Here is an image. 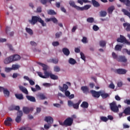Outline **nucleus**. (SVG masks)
I'll list each match as a JSON object with an SVG mask.
<instances>
[{"mask_svg": "<svg viewBox=\"0 0 130 130\" xmlns=\"http://www.w3.org/2000/svg\"><path fill=\"white\" fill-rule=\"evenodd\" d=\"M39 97L41 99V100H44V99L46 98V97H45V95L43 94H39Z\"/></svg>", "mask_w": 130, "mask_h": 130, "instance_id": "obj_47", "label": "nucleus"}, {"mask_svg": "<svg viewBox=\"0 0 130 130\" xmlns=\"http://www.w3.org/2000/svg\"><path fill=\"white\" fill-rule=\"evenodd\" d=\"M40 2L42 5H46L48 3V0H40Z\"/></svg>", "mask_w": 130, "mask_h": 130, "instance_id": "obj_49", "label": "nucleus"}, {"mask_svg": "<svg viewBox=\"0 0 130 130\" xmlns=\"http://www.w3.org/2000/svg\"><path fill=\"white\" fill-rule=\"evenodd\" d=\"M65 95L66 97H69L71 95V92L68 90H66L65 91Z\"/></svg>", "mask_w": 130, "mask_h": 130, "instance_id": "obj_58", "label": "nucleus"}, {"mask_svg": "<svg viewBox=\"0 0 130 130\" xmlns=\"http://www.w3.org/2000/svg\"><path fill=\"white\" fill-rule=\"evenodd\" d=\"M77 3L81 5V6H83V3H85L86 4L87 3H90V1L88 0H78Z\"/></svg>", "mask_w": 130, "mask_h": 130, "instance_id": "obj_34", "label": "nucleus"}, {"mask_svg": "<svg viewBox=\"0 0 130 130\" xmlns=\"http://www.w3.org/2000/svg\"><path fill=\"white\" fill-rule=\"evenodd\" d=\"M81 41L84 44L88 43V40H87V38L86 37H83Z\"/></svg>", "mask_w": 130, "mask_h": 130, "instance_id": "obj_48", "label": "nucleus"}, {"mask_svg": "<svg viewBox=\"0 0 130 130\" xmlns=\"http://www.w3.org/2000/svg\"><path fill=\"white\" fill-rule=\"evenodd\" d=\"M61 35V32L56 33L55 34L56 38H59Z\"/></svg>", "mask_w": 130, "mask_h": 130, "instance_id": "obj_60", "label": "nucleus"}, {"mask_svg": "<svg viewBox=\"0 0 130 130\" xmlns=\"http://www.w3.org/2000/svg\"><path fill=\"white\" fill-rule=\"evenodd\" d=\"M122 13H123L124 15H125V16H127V17H128L130 19V12L127 11V10L124 9H122Z\"/></svg>", "mask_w": 130, "mask_h": 130, "instance_id": "obj_29", "label": "nucleus"}, {"mask_svg": "<svg viewBox=\"0 0 130 130\" xmlns=\"http://www.w3.org/2000/svg\"><path fill=\"white\" fill-rule=\"evenodd\" d=\"M88 23H93L94 22V18L93 17H89L87 19Z\"/></svg>", "mask_w": 130, "mask_h": 130, "instance_id": "obj_43", "label": "nucleus"}, {"mask_svg": "<svg viewBox=\"0 0 130 130\" xmlns=\"http://www.w3.org/2000/svg\"><path fill=\"white\" fill-rule=\"evenodd\" d=\"M101 96L103 99H106V98L109 97V94L106 93L105 91L101 90Z\"/></svg>", "mask_w": 130, "mask_h": 130, "instance_id": "obj_18", "label": "nucleus"}, {"mask_svg": "<svg viewBox=\"0 0 130 130\" xmlns=\"http://www.w3.org/2000/svg\"><path fill=\"white\" fill-rule=\"evenodd\" d=\"M13 56H10L5 58L4 60V62L5 64H9V63H11V62H13Z\"/></svg>", "mask_w": 130, "mask_h": 130, "instance_id": "obj_12", "label": "nucleus"}, {"mask_svg": "<svg viewBox=\"0 0 130 130\" xmlns=\"http://www.w3.org/2000/svg\"><path fill=\"white\" fill-rule=\"evenodd\" d=\"M26 98L27 99V100L30 101V102H36V99H35V97L33 96L26 95Z\"/></svg>", "mask_w": 130, "mask_h": 130, "instance_id": "obj_21", "label": "nucleus"}, {"mask_svg": "<svg viewBox=\"0 0 130 130\" xmlns=\"http://www.w3.org/2000/svg\"><path fill=\"white\" fill-rule=\"evenodd\" d=\"M11 56H12L13 61H17V60H20L21 59V56L18 54H15Z\"/></svg>", "mask_w": 130, "mask_h": 130, "instance_id": "obj_20", "label": "nucleus"}, {"mask_svg": "<svg viewBox=\"0 0 130 130\" xmlns=\"http://www.w3.org/2000/svg\"><path fill=\"white\" fill-rule=\"evenodd\" d=\"M92 29L94 31H98V30H99V27L96 25H94L93 26Z\"/></svg>", "mask_w": 130, "mask_h": 130, "instance_id": "obj_52", "label": "nucleus"}, {"mask_svg": "<svg viewBox=\"0 0 130 130\" xmlns=\"http://www.w3.org/2000/svg\"><path fill=\"white\" fill-rule=\"evenodd\" d=\"M25 30L29 35H33V30L31 29V28H29L28 27L25 28Z\"/></svg>", "mask_w": 130, "mask_h": 130, "instance_id": "obj_38", "label": "nucleus"}, {"mask_svg": "<svg viewBox=\"0 0 130 130\" xmlns=\"http://www.w3.org/2000/svg\"><path fill=\"white\" fill-rule=\"evenodd\" d=\"M54 72H58L60 71V68L58 66H55L54 67Z\"/></svg>", "mask_w": 130, "mask_h": 130, "instance_id": "obj_45", "label": "nucleus"}, {"mask_svg": "<svg viewBox=\"0 0 130 130\" xmlns=\"http://www.w3.org/2000/svg\"><path fill=\"white\" fill-rule=\"evenodd\" d=\"M115 73L118 75H125L126 74V70L123 69H118L115 71Z\"/></svg>", "mask_w": 130, "mask_h": 130, "instance_id": "obj_11", "label": "nucleus"}, {"mask_svg": "<svg viewBox=\"0 0 130 130\" xmlns=\"http://www.w3.org/2000/svg\"><path fill=\"white\" fill-rule=\"evenodd\" d=\"M81 90H82L84 94H88V93H89L90 91V89H89V87H88V86H82L81 88Z\"/></svg>", "mask_w": 130, "mask_h": 130, "instance_id": "obj_16", "label": "nucleus"}, {"mask_svg": "<svg viewBox=\"0 0 130 130\" xmlns=\"http://www.w3.org/2000/svg\"><path fill=\"white\" fill-rule=\"evenodd\" d=\"M112 56L114 59H117V58H118V57L117 56V55H116V54L115 52L112 53Z\"/></svg>", "mask_w": 130, "mask_h": 130, "instance_id": "obj_54", "label": "nucleus"}, {"mask_svg": "<svg viewBox=\"0 0 130 130\" xmlns=\"http://www.w3.org/2000/svg\"><path fill=\"white\" fill-rule=\"evenodd\" d=\"M59 88L60 91L61 92H64L65 91H67L68 89H69V86L66 84H63V86L61 87L60 86H59Z\"/></svg>", "mask_w": 130, "mask_h": 130, "instance_id": "obj_17", "label": "nucleus"}, {"mask_svg": "<svg viewBox=\"0 0 130 130\" xmlns=\"http://www.w3.org/2000/svg\"><path fill=\"white\" fill-rule=\"evenodd\" d=\"M80 106L82 108H88L89 107V104L87 102H83Z\"/></svg>", "mask_w": 130, "mask_h": 130, "instance_id": "obj_27", "label": "nucleus"}, {"mask_svg": "<svg viewBox=\"0 0 130 130\" xmlns=\"http://www.w3.org/2000/svg\"><path fill=\"white\" fill-rule=\"evenodd\" d=\"M100 17H106L107 15V12L105 11H101L100 12Z\"/></svg>", "mask_w": 130, "mask_h": 130, "instance_id": "obj_36", "label": "nucleus"}, {"mask_svg": "<svg viewBox=\"0 0 130 130\" xmlns=\"http://www.w3.org/2000/svg\"><path fill=\"white\" fill-rule=\"evenodd\" d=\"M30 44L32 46H37V43L34 41H31Z\"/></svg>", "mask_w": 130, "mask_h": 130, "instance_id": "obj_61", "label": "nucleus"}, {"mask_svg": "<svg viewBox=\"0 0 130 130\" xmlns=\"http://www.w3.org/2000/svg\"><path fill=\"white\" fill-rule=\"evenodd\" d=\"M22 116H23V112L22 111H19L17 112V116L15 119V121L17 123H19L22 120Z\"/></svg>", "mask_w": 130, "mask_h": 130, "instance_id": "obj_7", "label": "nucleus"}, {"mask_svg": "<svg viewBox=\"0 0 130 130\" xmlns=\"http://www.w3.org/2000/svg\"><path fill=\"white\" fill-rule=\"evenodd\" d=\"M45 121L47 122V123L52 124V123H53V118H52L51 116H46L45 118Z\"/></svg>", "mask_w": 130, "mask_h": 130, "instance_id": "obj_14", "label": "nucleus"}, {"mask_svg": "<svg viewBox=\"0 0 130 130\" xmlns=\"http://www.w3.org/2000/svg\"><path fill=\"white\" fill-rule=\"evenodd\" d=\"M110 108L113 112L117 113L119 111L118 107L116 105V102H113L112 103H110Z\"/></svg>", "mask_w": 130, "mask_h": 130, "instance_id": "obj_4", "label": "nucleus"}, {"mask_svg": "<svg viewBox=\"0 0 130 130\" xmlns=\"http://www.w3.org/2000/svg\"><path fill=\"white\" fill-rule=\"evenodd\" d=\"M14 110H17V111H20V107L19 106H13Z\"/></svg>", "mask_w": 130, "mask_h": 130, "instance_id": "obj_55", "label": "nucleus"}, {"mask_svg": "<svg viewBox=\"0 0 130 130\" xmlns=\"http://www.w3.org/2000/svg\"><path fill=\"white\" fill-rule=\"evenodd\" d=\"M123 113L126 115H130V107L126 108L123 111Z\"/></svg>", "mask_w": 130, "mask_h": 130, "instance_id": "obj_26", "label": "nucleus"}, {"mask_svg": "<svg viewBox=\"0 0 130 130\" xmlns=\"http://www.w3.org/2000/svg\"><path fill=\"white\" fill-rule=\"evenodd\" d=\"M69 5L72 7V8L76 9L77 11H85L89 10V9L91 8V5H85L84 7H80V6L76 5L74 1H70Z\"/></svg>", "mask_w": 130, "mask_h": 130, "instance_id": "obj_2", "label": "nucleus"}, {"mask_svg": "<svg viewBox=\"0 0 130 130\" xmlns=\"http://www.w3.org/2000/svg\"><path fill=\"white\" fill-rule=\"evenodd\" d=\"M11 71H13V69L12 68H5V72H6V73H10Z\"/></svg>", "mask_w": 130, "mask_h": 130, "instance_id": "obj_50", "label": "nucleus"}, {"mask_svg": "<svg viewBox=\"0 0 130 130\" xmlns=\"http://www.w3.org/2000/svg\"><path fill=\"white\" fill-rule=\"evenodd\" d=\"M38 64H39V66H41V67H43V71H44L45 72L47 71V66L41 62H38Z\"/></svg>", "mask_w": 130, "mask_h": 130, "instance_id": "obj_30", "label": "nucleus"}, {"mask_svg": "<svg viewBox=\"0 0 130 130\" xmlns=\"http://www.w3.org/2000/svg\"><path fill=\"white\" fill-rule=\"evenodd\" d=\"M51 61L53 62V63H55V64H56L57 63H58V59H52L51 60Z\"/></svg>", "mask_w": 130, "mask_h": 130, "instance_id": "obj_53", "label": "nucleus"}, {"mask_svg": "<svg viewBox=\"0 0 130 130\" xmlns=\"http://www.w3.org/2000/svg\"><path fill=\"white\" fill-rule=\"evenodd\" d=\"M12 121H13L12 118L8 117L4 121V123L5 125H7L8 126H12V123H11Z\"/></svg>", "mask_w": 130, "mask_h": 130, "instance_id": "obj_10", "label": "nucleus"}, {"mask_svg": "<svg viewBox=\"0 0 130 130\" xmlns=\"http://www.w3.org/2000/svg\"><path fill=\"white\" fill-rule=\"evenodd\" d=\"M100 45L102 47H104V46H106V41H100Z\"/></svg>", "mask_w": 130, "mask_h": 130, "instance_id": "obj_41", "label": "nucleus"}, {"mask_svg": "<svg viewBox=\"0 0 130 130\" xmlns=\"http://www.w3.org/2000/svg\"><path fill=\"white\" fill-rule=\"evenodd\" d=\"M122 49V46L119 45H116L115 47V50L117 51H121Z\"/></svg>", "mask_w": 130, "mask_h": 130, "instance_id": "obj_31", "label": "nucleus"}, {"mask_svg": "<svg viewBox=\"0 0 130 130\" xmlns=\"http://www.w3.org/2000/svg\"><path fill=\"white\" fill-rule=\"evenodd\" d=\"M50 78L52 80H58V76H57L54 74H52V73H51V74L50 75Z\"/></svg>", "mask_w": 130, "mask_h": 130, "instance_id": "obj_33", "label": "nucleus"}, {"mask_svg": "<svg viewBox=\"0 0 130 130\" xmlns=\"http://www.w3.org/2000/svg\"><path fill=\"white\" fill-rule=\"evenodd\" d=\"M34 110V108H33L23 107L22 108V111L24 113V114H29V113H30V111H33Z\"/></svg>", "mask_w": 130, "mask_h": 130, "instance_id": "obj_8", "label": "nucleus"}, {"mask_svg": "<svg viewBox=\"0 0 130 130\" xmlns=\"http://www.w3.org/2000/svg\"><path fill=\"white\" fill-rule=\"evenodd\" d=\"M15 96L17 99H18V100H23L24 99V96H23V94L22 93L21 94H15Z\"/></svg>", "mask_w": 130, "mask_h": 130, "instance_id": "obj_28", "label": "nucleus"}, {"mask_svg": "<svg viewBox=\"0 0 130 130\" xmlns=\"http://www.w3.org/2000/svg\"><path fill=\"white\" fill-rule=\"evenodd\" d=\"M3 92L5 97L10 96V91L8 90V89H4V91H3Z\"/></svg>", "mask_w": 130, "mask_h": 130, "instance_id": "obj_32", "label": "nucleus"}, {"mask_svg": "<svg viewBox=\"0 0 130 130\" xmlns=\"http://www.w3.org/2000/svg\"><path fill=\"white\" fill-rule=\"evenodd\" d=\"M109 87L110 89H114L115 88V86L113 83H112L109 85Z\"/></svg>", "mask_w": 130, "mask_h": 130, "instance_id": "obj_57", "label": "nucleus"}, {"mask_svg": "<svg viewBox=\"0 0 130 130\" xmlns=\"http://www.w3.org/2000/svg\"><path fill=\"white\" fill-rule=\"evenodd\" d=\"M117 42H120V43H123L124 42L126 44H127L128 45H130V42H128V41L126 40V38H125V37H124L122 35H120V37L117 39Z\"/></svg>", "mask_w": 130, "mask_h": 130, "instance_id": "obj_5", "label": "nucleus"}, {"mask_svg": "<svg viewBox=\"0 0 130 130\" xmlns=\"http://www.w3.org/2000/svg\"><path fill=\"white\" fill-rule=\"evenodd\" d=\"M20 68V66L19 65H17V64H13L12 65V67L11 68L12 69V70H13L14 71H16L17 70H18Z\"/></svg>", "mask_w": 130, "mask_h": 130, "instance_id": "obj_39", "label": "nucleus"}, {"mask_svg": "<svg viewBox=\"0 0 130 130\" xmlns=\"http://www.w3.org/2000/svg\"><path fill=\"white\" fill-rule=\"evenodd\" d=\"M19 88L22 93H24V94H26V95H28L29 94V92H28V90H27V88L24 87V86L19 85Z\"/></svg>", "mask_w": 130, "mask_h": 130, "instance_id": "obj_15", "label": "nucleus"}, {"mask_svg": "<svg viewBox=\"0 0 130 130\" xmlns=\"http://www.w3.org/2000/svg\"><path fill=\"white\" fill-rule=\"evenodd\" d=\"M90 93L92 94V97L96 98L97 99H98L101 95V90L96 91V90H90Z\"/></svg>", "mask_w": 130, "mask_h": 130, "instance_id": "obj_6", "label": "nucleus"}, {"mask_svg": "<svg viewBox=\"0 0 130 130\" xmlns=\"http://www.w3.org/2000/svg\"><path fill=\"white\" fill-rule=\"evenodd\" d=\"M74 122V119L71 117H68L65 120L62 121H59V123L60 125H62V126H71L73 123Z\"/></svg>", "mask_w": 130, "mask_h": 130, "instance_id": "obj_3", "label": "nucleus"}, {"mask_svg": "<svg viewBox=\"0 0 130 130\" xmlns=\"http://www.w3.org/2000/svg\"><path fill=\"white\" fill-rule=\"evenodd\" d=\"M123 27H126V31L127 32H130V23H124L123 24Z\"/></svg>", "mask_w": 130, "mask_h": 130, "instance_id": "obj_24", "label": "nucleus"}, {"mask_svg": "<svg viewBox=\"0 0 130 130\" xmlns=\"http://www.w3.org/2000/svg\"><path fill=\"white\" fill-rule=\"evenodd\" d=\"M53 46H58V45H59V43L57 41L56 42H53L52 43Z\"/></svg>", "mask_w": 130, "mask_h": 130, "instance_id": "obj_51", "label": "nucleus"}, {"mask_svg": "<svg viewBox=\"0 0 130 130\" xmlns=\"http://www.w3.org/2000/svg\"><path fill=\"white\" fill-rule=\"evenodd\" d=\"M47 13L48 15H56V12H54V10H51V9L48 10Z\"/></svg>", "mask_w": 130, "mask_h": 130, "instance_id": "obj_37", "label": "nucleus"}, {"mask_svg": "<svg viewBox=\"0 0 130 130\" xmlns=\"http://www.w3.org/2000/svg\"><path fill=\"white\" fill-rule=\"evenodd\" d=\"M100 119H101V120H102V121H104V122H106V121L108 120V119L107 118V117L105 116L101 117Z\"/></svg>", "mask_w": 130, "mask_h": 130, "instance_id": "obj_42", "label": "nucleus"}, {"mask_svg": "<svg viewBox=\"0 0 130 130\" xmlns=\"http://www.w3.org/2000/svg\"><path fill=\"white\" fill-rule=\"evenodd\" d=\"M81 58L83 59L84 61L86 60V57L85 56V54L83 53V52H80Z\"/></svg>", "mask_w": 130, "mask_h": 130, "instance_id": "obj_46", "label": "nucleus"}, {"mask_svg": "<svg viewBox=\"0 0 130 130\" xmlns=\"http://www.w3.org/2000/svg\"><path fill=\"white\" fill-rule=\"evenodd\" d=\"M114 10H115V7L114 6H111V7H109L107 10L108 14H112Z\"/></svg>", "mask_w": 130, "mask_h": 130, "instance_id": "obj_23", "label": "nucleus"}, {"mask_svg": "<svg viewBox=\"0 0 130 130\" xmlns=\"http://www.w3.org/2000/svg\"><path fill=\"white\" fill-rule=\"evenodd\" d=\"M44 74L45 79H47V78H49V77H50L51 73H48L47 71H44Z\"/></svg>", "mask_w": 130, "mask_h": 130, "instance_id": "obj_40", "label": "nucleus"}, {"mask_svg": "<svg viewBox=\"0 0 130 130\" xmlns=\"http://www.w3.org/2000/svg\"><path fill=\"white\" fill-rule=\"evenodd\" d=\"M28 82L31 86L35 85V82L33 81L32 79H29V80H28Z\"/></svg>", "mask_w": 130, "mask_h": 130, "instance_id": "obj_56", "label": "nucleus"}, {"mask_svg": "<svg viewBox=\"0 0 130 130\" xmlns=\"http://www.w3.org/2000/svg\"><path fill=\"white\" fill-rule=\"evenodd\" d=\"M117 60V61H119V62H123L124 63L127 62V59H126L125 56H119Z\"/></svg>", "mask_w": 130, "mask_h": 130, "instance_id": "obj_9", "label": "nucleus"}, {"mask_svg": "<svg viewBox=\"0 0 130 130\" xmlns=\"http://www.w3.org/2000/svg\"><path fill=\"white\" fill-rule=\"evenodd\" d=\"M68 105L69 106H73L74 109H78L79 106L77 103L74 104L72 101H68Z\"/></svg>", "mask_w": 130, "mask_h": 130, "instance_id": "obj_13", "label": "nucleus"}, {"mask_svg": "<svg viewBox=\"0 0 130 130\" xmlns=\"http://www.w3.org/2000/svg\"><path fill=\"white\" fill-rule=\"evenodd\" d=\"M51 126V124L50 123H48V124H45L44 125V128L45 129H49V128Z\"/></svg>", "mask_w": 130, "mask_h": 130, "instance_id": "obj_44", "label": "nucleus"}, {"mask_svg": "<svg viewBox=\"0 0 130 130\" xmlns=\"http://www.w3.org/2000/svg\"><path fill=\"white\" fill-rule=\"evenodd\" d=\"M69 63H70V64H75L77 63V61H76V60H75V59L73 58H70L69 59Z\"/></svg>", "mask_w": 130, "mask_h": 130, "instance_id": "obj_35", "label": "nucleus"}, {"mask_svg": "<svg viewBox=\"0 0 130 130\" xmlns=\"http://www.w3.org/2000/svg\"><path fill=\"white\" fill-rule=\"evenodd\" d=\"M38 76H39V77H40L41 78H42L43 79H45V77H44V76H43L42 75V73L41 72H39L38 73Z\"/></svg>", "mask_w": 130, "mask_h": 130, "instance_id": "obj_62", "label": "nucleus"}, {"mask_svg": "<svg viewBox=\"0 0 130 130\" xmlns=\"http://www.w3.org/2000/svg\"><path fill=\"white\" fill-rule=\"evenodd\" d=\"M37 22L40 23L43 27L46 26V23L44 22V21L41 19L40 16H32L31 19L29 20V23L31 25H35Z\"/></svg>", "mask_w": 130, "mask_h": 130, "instance_id": "obj_1", "label": "nucleus"}, {"mask_svg": "<svg viewBox=\"0 0 130 130\" xmlns=\"http://www.w3.org/2000/svg\"><path fill=\"white\" fill-rule=\"evenodd\" d=\"M18 76H19V74H18L17 73H13L12 78H13V79H16V78H17Z\"/></svg>", "mask_w": 130, "mask_h": 130, "instance_id": "obj_59", "label": "nucleus"}, {"mask_svg": "<svg viewBox=\"0 0 130 130\" xmlns=\"http://www.w3.org/2000/svg\"><path fill=\"white\" fill-rule=\"evenodd\" d=\"M28 127V126H27V127H26V126H22L19 129V130H27Z\"/></svg>", "mask_w": 130, "mask_h": 130, "instance_id": "obj_64", "label": "nucleus"}, {"mask_svg": "<svg viewBox=\"0 0 130 130\" xmlns=\"http://www.w3.org/2000/svg\"><path fill=\"white\" fill-rule=\"evenodd\" d=\"M124 103L127 104V105H130V100H126L124 101Z\"/></svg>", "mask_w": 130, "mask_h": 130, "instance_id": "obj_63", "label": "nucleus"}, {"mask_svg": "<svg viewBox=\"0 0 130 130\" xmlns=\"http://www.w3.org/2000/svg\"><path fill=\"white\" fill-rule=\"evenodd\" d=\"M91 3L94 8H99L100 6V4L96 0H91Z\"/></svg>", "mask_w": 130, "mask_h": 130, "instance_id": "obj_22", "label": "nucleus"}, {"mask_svg": "<svg viewBox=\"0 0 130 130\" xmlns=\"http://www.w3.org/2000/svg\"><path fill=\"white\" fill-rule=\"evenodd\" d=\"M62 51L63 54H64V55H66V56H69V55H70V53H71V52H70V50H69V49H68L67 48H63L62 49Z\"/></svg>", "mask_w": 130, "mask_h": 130, "instance_id": "obj_19", "label": "nucleus"}, {"mask_svg": "<svg viewBox=\"0 0 130 130\" xmlns=\"http://www.w3.org/2000/svg\"><path fill=\"white\" fill-rule=\"evenodd\" d=\"M121 3H123L126 6V7H130V1L129 0H119Z\"/></svg>", "mask_w": 130, "mask_h": 130, "instance_id": "obj_25", "label": "nucleus"}]
</instances>
